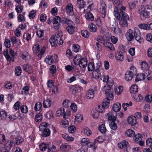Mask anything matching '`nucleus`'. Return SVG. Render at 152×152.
<instances>
[{
  "mask_svg": "<svg viewBox=\"0 0 152 152\" xmlns=\"http://www.w3.org/2000/svg\"><path fill=\"white\" fill-rule=\"evenodd\" d=\"M107 88L106 86H104L103 88V91H104V93L107 96V98L103 100L102 104V106L104 108L109 107L110 99H112L114 97L113 93L110 91V89Z\"/></svg>",
  "mask_w": 152,
  "mask_h": 152,
  "instance_id": "1",
  "label": "nucleus"
},
{
  "mask_svg": "<svg viewBox=\"0 0 152 152\" xmlns=\"http://www.w3.org/2000/svg\"><path fill=\"white\" fill-rule=\"evenodd\" d=\"M119 15L118 18H119L120 25L123 27H127L128 25L127 21L129 20V15L124 12L120 13Z\"/></svg>",
  "mask_w": 152,
  "mask_h": 152,
  "instance_id": "2",
  "label": "nucleus"
},
{
  "mask_svg": "<svg viewBox=\"0 0 152 152\" xmlns=\"http://www.w3.org/2000/svg\"><path fill=\"white\" fill-rule=\"evenodd\" d=\"M3 54L8 61L10 62L11 61L12 62L14 61L15 53L12 49L10 50L9 54L8 50L7 49L4 51Z\"/></svg>",
  "mask_w": 152,
  "mask_h": 152,
  "instance_id": "3",
  "label": "nucleus"
},
{
  "mask_svg": "<svg viewBox=\"0 0 152 152\" xmlns=\"http://www.w3.org/2000/svg\"><path fill=\"white\" fill-rule=\"evenodd\" d=\"M14 144L13 141L9 140L6 143L4 147H0V152H10L12 146Z\"/></svg>",
  "mask_w": 152,
  "mask_h": 152,
  "instance_id": "4",
  "label": "nucleus"
},
{
  "mask_svg": "<svg viewBox=\"0 0 152 152\" xmlns=\"http://www.w3.org/2000/svg\"><path fill=\"white\" fill-rule=\"evenodd\" d=\"M76 65H68L65 67V69L68 72H79V69L77 67Z\"/></svg>",
  "mask_w": 152,
  "mask_h": 152,
  "instance_id": "5",
  "label": "nucleus"
},
{
  "mask_svg": "<svg viewBox=\"0 0 152 152\" xmlns=\"http://www.w3.org/2000/svg\"><path fill=\"white\" fill-rule=\"evenodd\" d=\"M147 148L144 149L143 152H152V139L151 138L148 139L146 141Z\"/></svg>",
  "mask_w": 152,
  "mask_h": 152,
  "instance_id": "6",
  "label": "nucleus"
},
{
  "mask_svg": "<svg viewBox=\"0 0 152 152\" xmlns=\"http://www.w3.org/2000/svg\"><path fill=\"white\" fill-rule=\"evenodd\" d=\"M134 31L130 29H129L125 34L126 37L129 42H131L134 38Z\"/></svg>",
  "mask_w": 152,
  "mask_h": 152,
  "instance_id": "7",
  "label": "nucleus"
},
{
  "mask_svg": "<svg viewBox=\"0 0 152 152\" xmlns=\"http://www.w3.org/2000/svg\"><path fill=\"white\" fill-rule=\"evenodd\" d=\"M59 40L55 37V36L53 35L49 39V42L53 47H55L57 45V44H59Z\"/></svg>",
  "mask_w": 152,
  "mask_h": 152,
  "instance_id": "8",
  "label": "nucleus"
},
{
  "mask_svg": "<svg viewBox=\"0 0 152 152\" xmlns=\"http://www.w3.org/2000/svg\"><path fill=\"white\" fill-rule=\"evenodd\" d=\"M134 38L136 40L140 42H142V39L140 37V31L137 29H135L134 31Z\"/></svg>",
  "mask_w": 152,
  "mask_h": 152,
  "instance_id": "9",
  "label": "nucleus"
},
{
  "mask_svg": "<svg viewBox=\"0 0 152 152\" xmlns=\"http://www.w3.org/2000/svg\"><path fill=\"white\" fill-rule=\"evenodd\" d=\"M78 62L77 64L81 68H85L87 66V61L86 58H83L81 60Z\"/></svg>",
  "mask_w": 152,
  "mask_h": 152,
  "instance_id": "10",
  "label": "nucleus"
},
{
  "mask_svg": "<svg viewBox=\"0 0 152 152\" xmlns=\"http://www.w3.org/2000/svg\"><path fill=\"white\" fill-rule=\"evenodd\" d=\"M125 80L128 81L131 80L133 77L134 73L132 71L126 72L125 74Z\"/></svg>",
  "mask_w": 152,
  "mask_h": 152,
  "instance_id": "11",
  "label": "nucleus"
},
{
  "mask_svg": "<svg viewBox=\"0 0 152 152\" xmlns=\"http://www.w3.org/2000/svg\"><path fill=\"white\" fill-rule=\"evenodd\" d=\"M94 90L92 89H89L86 94V97L88 99H93L94 96Z\"/></svg>",
  "mask_w": 152,
  "mask_h": 152,
  "instance_id": "12",
  "label": "nucleus"
},
{
  "mask_svg": "<svg viewBox=\"0 0 152 152\" xmlns=\"http://www.w3.org/2000/svg\"><path fill=\"white\" fill-rule=\"evenodd\" d=\"M66 12L69 13L70 15H74V13L73 12V7L71 4H68L66 7Z\"/></svg>",
  "mask_w": 152,
  "mask_h": 152,
  "instance_id": "13",
  "label": "nucleus"
},
{
  "mask_svg": "<svg viewBox=\"0 0 152 152\" xmlns=\"http://www.w3.org/2000/svg\"><path fill=\"white\" fill-rule=\"evenodd\" d=\"M136 118L134 116H131L128 118V122L129 124L134 126L137 123Z\"/></svg>",
  "mask_w": 152,
  "mask_h": 152,
  "instance_id": "14",
  "label": "nucleus"
},
{
  "mask_svg": "<svg viewBox=\"0 0 152 152\" xmlns=\"http://www.w3.org/2000/svg\"><path fill=\"white\" fill-rule=\"evenodd\" d=\"M124 57L122 52L117 51L115 53V58L117 60L122 61L123 60Z\"/></svg>",
  "mask_w": 152,
  "mask_h": 152,
  "instance_id": "15",
  "label": "nucleus"
},
{
  "mask_svg": "<svg viewBox=\"0 0 152 152\" xmlns=\"http://www.w3.org/2000/svg\"><path fill=\"white\" fill-rule=\"evenodd\" d=\"M101 71L99 70H94L93 73V77L96 79H99L101 75Z\"/></svg>",
  "mask_w": 152,
  "mask_h": 152,
  "instance_id": "16",
  "label": "nucleus"
},
{
  "mask_svg": "<svg viewBox=\"0 0 152 152\" xmlns=\"http://www.w3.org/2000/svg\"><path fill=\"white\" fill-rule=\"evenodd\" d=\"M66 30L69 34H72L75 32V27L72 25L68 26L66 28Z\"/></svg>",
  "mask_w": 152,
  "mask_h": 152,
  "instance_id": "17",
  "label": "nucleus"
},
{
  "mask_svg": "<svg viewBox=\"0 0 152 152\" xmlns=\"http://www.w3.org/2000/svg\"><path fill=\"white\" fill-rule=\"evenodd\" d=\"M145 78L146 75L144 74L140 73L137 75L135 81L136 82H137L139 81L144 80Z\"/></svg>",
  "mask_w": 152,
  "mask_h": 152,
  "instance_id": "18",
  "label": "nucleus"
},
{
  "mask_svg": "<svg viewBox=\"0 0 152 152\" xmlns=\"http://www.w3.org/2000/svg\"><path fill=\"white\" fill-rule=\"evenodd\" d=\"M88 28L89 30L91 32H95L97 31L96 25L92 23H91L89 24Z\"/></svg>",
  "mask_w": 152,
  "mask_h": 152,
  "instance_id": "19",
  "label": "nucleus"
},
{
  "mask_svg": "<svg viewBox=\"0 0 152 152\" xmlns=\"http://www.w3.org/2000/svg\"><path fill=\"white\" fill-rule=\"evenodd\" d=\"M121 108V105L119 103H117L113 105L112 109L115 112L119 111Z\"/></svg>",
  "mask_w": 152,
  "mask_h": 152,
  "instance_id": "20",
  "label": "nucleus"
},
{
  "mask_svg": "<svg viewBox=\"0 0 152 152\" xmlns=\"http://www.w3.org/2000/svg\"><path fill=\"white\" fill-rule=\"evenodd\" d=\"M103 45L104 46L108 48L111 50H114L115 49L113 45L109 42L104 41L103 43Z\"/></svg>",
  "mask_w": 152,
  "mask_h": 152,
  "instance_id": "21",
  "label": "nucleus"
},
{
  "mask_svg": "<svg viewBox=\"0 0 152 152\" xmlns=\"http://www.w3.org/2000/svg\"><path fill=\"white\" fill-rule=\"evenodd\" d=\"M52 104L51 101L48 99L47 98L43 102V106L44 108H47L50 107Z\"/></svg>",
  "mask_w": 152,
  "mask_h": 152,
  "instance_id": "22",
  "label": "nucleus"
},
{
  "mask_svg": "<svg viewBox=\"0 0 152 152\" xmlns=\"http://www.w3.org/2000/svg\"><path fill=\"white\" fill-rule=\"evenodd\" d=\"M107 7L105 2L102 1L100 2V11L101 12H106Z\"/></svg>",
  "mask_w": 152,
  "mask_h": 152,
  "instance_id": "23",
  "label": "nucleus"
},
{
  "mask_svg": "<svg viewBox=\"0 0 152 152\" xmlns=\"http://www.w3.org/2000/svg\"><path fill=\"white\" fill-rule=\"evenodd\" d=\"M85 17L86 19L89 21H92L94 19V17L93 15L90 12L86 13L85 15Z\"/></svg>",
  "mask_w": 152,
  "mask_h": 152,
  "instance_id": "24",
  "label": "nucleus"
},
{
  "mask_svg": "<svg viewBox=\"0 0 152 152\" xmlns=\"http://www.w3.org/2000/svg\"><path fill=\"white\" fill-rule=\"evenodd\" d=\"M104 139H104V137L103 136H99L95 140L94 144V145H95L97 142L102 143L104 141Z\"/></svg>",
  "mask_w": 152,
  "mask_h": 152,
  "instance_id": "25",
  "label": "nucleus"
},
{
  "mask_svg": "<svg viewBox=\"0 0 152 152\" xmlns=\"http://www.w3.org/2000/svg\"><path fill=\"white\" fill-rule=\"evenodd\" d=\"M128 144V142L125 140H124L122 142L118 143V146L119 148H122L126 147L127 146Z\"/></svg>",
  "mask_w": 152,
  "mask_h": 152,
  "instance_id": "26",
  "label": "nucleus"
},
{
  "mask_svg": "<svg viewBox=\"0 0 152 152\" xmlns=\"http://www.w3.org/2000/svg\"><path fill=\"white\" fill-rule=\"evenodd\" d=\"M45 61L47 64L51 65L53 61V56H47L45 59Z\"/></svg>",
  "mask_w": 152,
  "mask_h": 152,
  "instance_id": "27",
  "label": "nucleus"
},
{
  "mask_svg": "<svg viewBox=\"0 0 152 152\" xmlns=\"http://www.w3.org/2000/svg\"><path fill=\"white\" fill-rule=\"evenodd\" d=\"M71 148L70 145L66 144H64L61 146L60 149L62 151H67Z\"/></svg>",
  "mask_w": 152,
  "mask_h": 152,
  "instance_id": "28",
  "label": "nucleus"
},
{
  "mask_svg": "<svg viewBox=\"0 0 152 152\" xmlns=\"http://www.w3.org/2000/svg\"><path fill=\"white\" fill-rule=\"evenodd\" d=\"M23 67V70L26 72L31 71L32 70V67L29 64H24Z\"/></svg>",
  "mask_w": 152,
  "mask_h": 152,
  "instance_id": "29",
  "label": "nucleus"
},
{
  "mask_svg": "<svg viewBox=\"0 0 152 152\" xmlns=\"http://www.w3.org/2000/svg\"><path fill=\"white\" fill-rule=\"evenodd\" d=\"M82 58L80 55L79 54L77 55L73 59L74 64L75 65H77V63H78V61H80V60H81Z\"/></svg>",
  "mask_w": 152,
  "mask_h": 152,
  "instance_id": "30",
  "label": "nucleus"
},
{
  "mask_svg": "<svg viewBox=\"0 0 152 152\" xmlns=\"http://www.w3.org/2000/svg\"><path fill=\"white\" fill-rule=\"evenodd\" d=\"M62 33H57L56 35L55 36V37L59 40V45H62L63 43V40L61 39Z\"/></svg>",
  "mask_w": 152,
  "mask_h": 152,
  "instance_id": "31",
  "label": "nucleus"
},
{
  "mask_svg": "<svg viewBox=\"0 0 152 152\" xmlns=\"http://www.w3.org/2000/svg\"><path fill=\"white\" fill-rule=\"evenodd\" d=\"M114 10V15L115 16L118 18L119 16V14L120 13H121L122 12H124L121 10H118L117 7H115Z\"/></svg>",
  "mask_w": 152,
  "mask_h": 152,
  "instance_id": "32",
  "label": "nucleus"
},
{
  "mask_svg": "<svg viewBox=\"0 0 152 152\" xmlns=\"http://www.w3.org/2000/svg\"><path fill=\"white\" fill-rule=\"evenodd\" d=\"M125 135L127 136L132 137L134 136V132L131 129H129L125 132Z\"/></svg>",
  "mask_w": 152,
  "mask_h": 152,
  "instance_id": "33",
  "label": "nucleus"
},
{
  "mask_svg": "<svg viewBox=\"0 0 152 152\" xmlns=\"http://www.w3.org/2000/svg\"><path fill=\"white\" fill-rule=\"evenodd\" d=\"M15 140L16 144L18 145L23 141L24 139L20 136H18L16 137Z\"/></svg>",
  "mask_w": 152,
  "mask_h": 152,
  "instance_id": "34",
  "label": "nucleus"
},
{
  "mask_svg": "<svg viewBox=\"0 0 152 152\" xmlns=\"http://www.w3.org/2000/svg\"><path fill=\"white\" fill-rule=\"evenodd\" d=\"M89 143V140L87 138H83L80 143L82 146L88 145Z\"/></svg>",
  "mask_w": 152,
  "mask_h": 152,
  "instance_id": "35",
  "label": "nucleus"
},
{
  "mask_svg": "<svg viewBox=\"0 0 152 152\" xmlns=\"http://www.w3.org/2000/svg\"><path fill=\"white\" fill-rule=\"evenodd\" d=\"M142 136L140 134H137L135 135L134 139L135 142L138 143L139 141H141L142 140Z\"/></svg>",
  "mask_w": 152,
  "mask_h": 152,
  "instance_id": "36",
  "label": "nucleus"
},
{
  "mask_svg": "<svg viewBox=\"0 0 152 152\" xmlns=\"http://www.w3.org/2000/svg\"><path fill=\"white\" fill-rule=\"evenodd\" d=\"M80 86L77 85H75L74 86L72 89V93L73 94H75L77 93L78 91L80 90Z\"/></svg>",
  "mask_w": 152,
  "mask_h": 152,
  "instance_id": "37",
  "label": "nucleus"
},
{
  "mask_svg": "<svg viewBox=\"0 0 152 152\" xmlns=\"http://www.w3.org/2000/svg\"><path fill=\"white\" fill-rule=\"evenodd\" d=\"M40 45L38 44H36L33 48V50L34 53H38L40 51Z\"/></svg>",
  "mask_w": 152,
  "mask_h": 152,
  "instance_id": "38",
  "label": "nucleus"
},
{
  "mask_svg": "<svg viewBox=\"0 0 152 152\" xmlns=\"http://www.w3.org/2000/svg\"><path fill=\"white\" fill-rule=\"evenodd\" d=\"M43 136L47 137L49 136L50 134V131L49 129L48 128L43 129Z\"/></svg>",
  "mask_w": 152,
  "mask_h": 152,
  "instance_id": "39",
  "label": "nucleus"
},
{
  "mask_svg": "<svg viewBox=\"0 0 152 152\" xmlns=\"http://www.w3.org/2000/svg\"><path fill=\"white\" fill-rule=\"evenodd\" d=\"M123 88L122 86H119L115 88V93L118 95L120 94L122 92Z\"/></svg>",
  "mask_w": 152,
  "mask_h": 152,
  "instance_id": "40",
  "label": "nucleus"
},
{
  "mask_svg": "<svg viewBox=\"0 0 152 152\" xmlns=\"http://www.w3.org/2000/svg\"><path fill=\"white\" fill-rule=\"evenodd\" d=\"M15 10L17 13H20L22 12L23 8L21 4H19L16 6Z\"/></svg>",
  "mask_w": 152,
  "mask_h": 152,
  "instance_id": "41",
  "label": "nucleus"
},
{
  "mask_svg": "<svg viewBox=\"0 0 152 152\" xmlns=\"http://www.w3.org/2000/svg\"><path fill=\"white\" fill-rule=\"evenodd\" d=\"M65 109L64 108L61 107L59 110H58L56 111L57 115L60 116L64 114Z\"/></svg>",
  "mask_w": 152,
  "mask_h": 152,
  "instance_id": "42",
  "label": "nucleus"
},
{
  "mask_svg": "<svg viewBox=\"0 0 152 152\" xmlns=\"http://www.w3.org/2000/svg\"><path fill=\"white\" fill-rule=\"evenodd\" d=\"M17 18L19 22H23L26 20L25 17L22 14H19Z\"/></svg>",
  "mask_w": 152,
  "mask_h": 152,
  "instance_id": "43",
  "label": "nucleus"
},
{
  "mask_svg": "<svg viewBox=\"0 0 152 152\" xmlns=\"http://www.w3.org/2000/svg\"><path fill=\"white\" fill-rule=\"evenodd\" d=\"M111 129L114 130H115L117 129V126L115 121H112L109 123Z\"/></svg>",
  "mask_w": 152,
  "mask_h": 152,
  "instance_id": "44",
  "label": "nucleus"
},
{
  "mask_svg": "<svg viewBox=\"0 0 152 152\" xmlns=\"http://www.w3.org/2000/svg\"><path fill=\"white\" fill-rule=\"evenodd\" d=\"M137 91V85L132 86L130 88V91L132 93H135Z\"/></svg>",
  "mask_w": 152,
  "mask_h": 152,
  "instance_id": "45",
  "label": "nucleus"
},
{
  "mask_svg": "<svg viewBox=\"0 0 152 152\" xmlns=\"http://www.w3.org/2000/svg\"><path fill=\"white\" fill-rule=\"evenodd\" d=\"M42 107V103L39 102H37L34 106V109L36 111H39Z\"/></svg>",
  "mask_w": 152,
  "mask_h": 152,
  "instance_id": "46",
  "label": "nucleus"
},
{
  "mask_svg": "<svg viewBox=\"0 0 152 152\" xmlns=\"http://www.w3.org/2000/svg\"><path fill=\"white\" fill-rule=\"evenodd\" d=\"M22 72V70L19 66L16 67L15 68V73L17 76L20 75Z\"/></svg>",
  "mask_w": 152,
  "mask_h": 152,
  "instance_id": "47",
  "label": "nucleus"
},
{
  "mask_svg": "<svg viewBox=\"0 0 152 152\" xmlns=\"http://www.w3.org/2000/svg\"><path fill=\"white\" fill-rule=\"evenodd\" d=\"M82 36L86 38H87L89 36V33L88 31L84 30L81 31Z\"/></svg>",
  "mask_w": 152,
  "mask_h": 152,
  "instance_id": "48",
  "label": "nucleus"
},
{
  "mask_svg": "<svg viewBox=\"0 0 152 152\" xmlns=\"http://www.w3.org/2000/svg\"><path fill=\"white\" fill-rule=\"evenodd\" d=\"M95 66L94 63H89L88 66V70L89 71H92L95 69Z\"/></svg>",
  "mask_w": 152,
  "mask_h": 152,
  "instance_id": "49",
  "label": "nucleus"
},
{
  "mask_svg": "<svg viewBox=\"0 0 152 152\" xmlns=\"http://www.w3.org/2000/svg\"><path fill=\"white\" fill-rule=\"evenodd\" d=\"M65 55L66 56L69 58V59H72L73 57L72 53L69 49H68L66 50Z\"/></svg>",
  "mask_w": 152,
  "mask_h": 152,
  "instance_id": "50",
  "label": "nucleus"
},
{
  "mask_svg": "<svg viewBox=\"0 0 152 152\" xmlns=\"http://www.w3.org/2000/svg\"><path fill=\"white\" fill-rule=\"evenodd\" d=\"M83 115L80 114H77L75 117L76 120L78 122H81L83 119Z\"/></svg>",
  "mask_w": 152,
  "mask_h": 152,
  "instance_id": "51",
  "label": "nucleus"
},
{
  "mask_svg": "<svg viewBox=\"0 0 152 152\" xmlns=\"http://www.w3.org/2000/svg\"><path fill=\"white\" fill-rule=\"evenodd\" d=\"M99 130L102 133H104L106 130L105 126L104 124H102L99 126L98 128Z\"/></svg>",
  "mask_w": 152,
  "mask_h": 152,
  "instance_id": "52",
  "label": "nucleus"
},
{
  "mask_svg": "<svg viewBox=\"0 0 152 152\" xmlns=\"http://www.w3.org/2000/svg\"><path fill=\"white\" fill-rule=\"evenodd\" d=\"M139 28L146 30H149L148 24H140L139 25Z\"/></svg>",
  "mask_w": 152,
  "mask_h": 152,
  "instance_id": "53",
  "label": "nucleus"
},
{
  "mask_svg": "<svg viewBox=\"0 0 152 152\" xmlns=\"http://www.w3.org/2000/svg\"><path fill=\"white\" fill-rule=\"evenodd\" d=\"M48 152H56V148L54 146H48Z\"/></svg>",
  "mask_w": 152,
  "mask_h": 152,
  "instance_id": "54",
  "label": "nucleus"
},
{
  "mask_svg": "<svg viewBox=\"0 0 152 152\" xmlns=\"http://www.w3.org/2000/svg\"><path fill=\"white\" fill-rule=\"evenodd\" d=\"M83 132L87 135H90L91 134V131L87 127L83 129Z\"/></svg>",
  "mask_w": 152,
  "mask_h": 152,
  "instance_id": "55",
  "label": "nucleus"
},
{
  "mask_svg": "<svg viewBox=\"0 0 152 152\" xmlns=\"http://www.w3.org/2000/svg\"><path fill=\"white\" fill-rule=\"evenodd\" d=\"M29 90V87L27 86H24L22 90V94L25 95L28 93Z\"/></svg>",
  "mask_w": 152,
  "mask_h": 152,
  "instance_id": "56",
  "label": "nucleus"
},
{
  "mask_svg": "<svg viewBox=\"0 0 152 152\" xmlns=\"http://www.w3.org/2000/svg\"><path fill=\"white\" fill-rule=\"evenodd\" d=\"M80 48V46L77 44H74L72 47V50L73 51L77 53L79 52Z\"/></svg>",
  "mask_w": 152,
  "mask_h": 152,
  "instance_id": "57",
  "label": "nucleus"
},
{
  "mask_svg": "<svg viewBox=\"0 0 152 152\" xmlns=\"http://www.w3.org/2000/svg\"><path fill=\"white\" fill-rule=\"evenodd\" d=\"M36 13V12L34 10L31 11L28 15L29 18L30 19H33L35 16Z\"/></svg>",
  "mask_w": 152,
  "mask_h": 152,
  "instance_id": "58",
  "label": "nucleus"
},
{
  "mask_svg": "<svg viewBox=\"0 0 152 152\" xmlns=\"http://www.w3.org/2000/svg\"><path fill=\"white\" fill-rule=\"evenodd\" d=\"M21 111L23 113H26L28 111L27 107L26 105H23L20 108Z\"/></svg>",
  "mask_w": 152,
  "mask_h": 152,
  "instance_id": "59",
  "label": "nucleus"
},
{
  "mask_svg": "<svg viewBox=\"0 0 152 152\" xmlns=\"http://www.w3.org/2000/svg\"><path fill=\"white\" fill-rule=\"evenodd\" d=\"M134 99L137 102H140L143 99V97L141 94H139L135 96Z\"/></svg>",
  "mask_w": 152,
  "mask_h": 152,
  "instance_id": "60",
  "label": "nucleus"
},
{
  "mask_svg": "<svg viewBox=\"0 0 152 152\" xmlns=\"http://www.w3.org/2000/svg\"><path fill=\"white\" fill-rule=\"evenodd\" d=\"M146 39L151 43H152V34L148 33L146 35Z\"/></svg>",
  "mask_w": 152,
  "mask_h": 152,
  "instance_id": "61",
  "label": "nucleus"
},
{
  "mask_svg": "<svg viewBox=\"0 0 152 152\" xmlns=\"http://www.w3.org/2000/svg\"><path fill=\"white\" fill-rule=\"evenodd\" d=\"M60 18V17L58 16H56L54 18L53 20V24H56L58 23H59V19Z\"/></svg>",
  "mask_w": 152,
  "mask_h": 152,
  "instance_id": "62",
  "label": "nucleus"
},
{
  "mask_svg": "<svg viewBox=\"0 0 152 152\" xmlns=\"http://www.w3.org/2000/svg\"><path fill=\"white\" fill-rule=\"evenodd\" d=\"M39 148L42 151H45L47 148V145L46 144L42 143L39 145Z\"/></svg>",
  "mask_w": 152,
  "mask_h": 152,
  "instance_id": "63",
  "label": "nucleus"
},
{
  "mask_svg": "<svg viewBox=\"0 0 152 152\" xmlns=\"http://www.w3.org/2000/svg\"><path fill=\"white\" fill-rule=\"evenodd\" d=\"M145 100L148 102H151L152 101V96L149 95H146L145 97Z\"/></svg>",
  "mask_w": 152,
  "mask_h": 152,
  "instance_id": "64",
  "label": "nucleus"
}]
</instances>
